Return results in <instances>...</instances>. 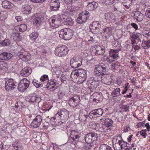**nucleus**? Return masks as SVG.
<instances>
[{"label":"nucleus","instance_id":"nucleus-14","mask_svg":"<svg viewBox=\"0 0 150 150\" xmlns=\"http://www.w3.org/2000/svg\"><path fill=\"white\" fill-rule=\"evenodd\" d=\"M80 102V97L75 96L69 99L68 103L72 108H75L79 104Z\"/></svg>","mask_w":150,"mask_h":150},{"label":"nucleus","instance_id":"nucleus-7","mask_svg":"<svg viewBox=\"0 0 150 150\" xmlns=\"http://www.w3.org/2000/svg\"><path fill=\"white\" fill-rule=\"evenodd\" d=\"M18 83L16 82L12 79L6 81L5 88L7 91H11L15 88Z\"/></svg>","mask_w":150,"mask_h":150},{"label":"nucleus","instance_id":"nucleus-19","mask_svg":"<svg viewBox=\"0 0 150 150\" xmlns=\"http://www.w3.org/2000/svg\"><path fill=\"white\" fill-rule=\"evenodd\" d=\"M32 70L29 67H26L20 71V74L21 76L27 77L31 74Z\"/></svg>","mask_w":150,"mask_h":150},{"label":"nucleus","instance_id":"nucleus-33","mask_svg":"<svg viewBox=\"0 0 150 150\" xmlns=\"http://www.w3.org/2000/svg\"><path fill=\"white\" fill-rule=\"evenodd\" d=\"M91 28H90V31L93 33L96 34L98 33L100 31V28L97 27H94L91 25Z\"/></svg>","mask_w":150,"mask_h":150},{"label":"nucleus","instance_id":"nucleus-58","mask_svg":"<svg viewBox=\"0 0 150 150\" xmlns=\"http://www.w3.org/2000/svg\"><path fill=\"white\" fill-rule=\"evenodd\" d=\"M79 78L78 82H79L80 83H83L86 80V78H84L83 77H79Z\"/></svg>","mask_w":150,"mask_h":150},{"label":"nucleus","instance_id":"nucleus-49","mask_svg":"<svg viewBox=\"0 0 150 150\" xmlns=\"http://www.w3.org/2000/svg\"><path fill=\"white\" fill-rule=\"evenodd\" d=\"M146 129H144L142 130L141 131L139 132L138 133L140 132L141 134V135L144 138H145L147 134H146Z\"/></svg>","mask_w":150,"mask_h":150},{"label":"nucleus","instance_id":"nucleus-61","mask_svg":"<svg viewBox=\"0 0 150 150\" xmlns=\"http://www.w3.org/2000/svg\"><path fill=\"white\" fill-rule=\"evenodd\" d=\"M32 2L37 3L44 2L46 0H30Z\"/></svg>","mask_w":150,"mask_h":150},{"label":"nucleus","instance_id":"nucleus-27","mask_svg":"<svg viewBox=\"0 0 150 150\" xmlns=\"http://www.w3.org/2000/svg\"><path fill=\"white\" fill-rule=\"evenodd\" d=\"M2 7L6 9L12 8L13 6L12 3L8 1H4L2 3Z\"/></svg>","mask_w":150,"mask_h":150},{"label":"nucleus","instance_id":"nucleus-8","mask_svg":"<svg viewBox=\"0 0 150 150\" xmlns=\"http://www.w3.org/2000/svg\"><path fill=\"white\" fill-rule=\"evenodd\" d=\"M87 82V84L91 87V91L93 92L99 86L100 80L97 79H95L94 77H92L89 78Z\"/></svg>","mask_w":150,"mask_h":150},{"label":"nucleus","instance_id":"nucleus-43","mask_svg":"<svg viewBox=\"0 0 150 150\" xmlns=\"http://www.w3.org/2000/svg\"><path fill=\"white\" fill-rule=\"evenodd\" d=\"M88 116L91 119L94 117H97V114L95 110H94L91 111L90 112L88 115Z\"/></svg>","mask_w":150,"mask_h":150},{"label":"nucleus","instance_id":"nucleus-2","mask_svg":"<svg viewBox=\"0 0 150 150\" xmlns=\"http://www.w3.org/2000/svg\"><path fill=\"white\" fill-rule=\"evenodd\" d=\"M108 71L107 66L105 64L101 63L98 67H96L95 70L94 75L96 77H98L101 75V78L103 77V76L106 74Z\"/></svg>","mask_w":150,"mask_h":150},{"label":"nucleus","instance_id":"nucleus-53","mask_svg":"<svg viewBox=\"0 0 150 150\" xmlns=\"http://www.w3.org/2000/svg\"><path fill=\"white\" fill-rule=\"evenodd\" d=\"M145 16L146 17L150 19V8H148L146 10Z\"/></svg>","mask_w":150,"mask_h":150},{"label":"nucleus","instance_id":"nucleus-54","mask_svg":"<svg viewBox=\"0 0 150 150\" xmlns=\"http://www.w3.org/2000/svg\"><path fill=\"white\" fill-rule=\"evenodd\" d=\"M57 86L56 85L53 86H51L50 87H49V88H47V89L51 91H54L56 89H57Z\"/></svg>","mask_w":150,"mask_h":150},{"label":"nucleus","instance_id":"nucleus-26","mask_svg":"<svg viewBox=\"0 0 150 150\" xmlns=\"http://www.w3.org/2000/svg\"><path fill=\"white\" fill-rule=\"evenodd\" d=\"M104 76V78L102 79V81L105 84L108 85H110L112 83V78L108 75H107L106 74Z\"/></svg>","mask_w":150,"mask_h":150},{"label":"nucleus","instance_id":"nucleus-9","mask_svg":"<svg viewBox=\"0 0 150 150\" xmlns=\"http://www.w3.org/2000/svg\"><path fill=\"white\" fill-rule=\"evenodd\" d=\"M30 81L26 78L23 79L18 84V89L21 91L26 90L29 86Z\"/></svg>","mask_w":150,"mask_h":150},{"label":"nucleus","instance_id":"nucleus-52","mask_svg":"<svg viewBox=\"0 0 150 150\" xmlns=\"http://www.w3.org/2000/svg\"><path fill=\"white\" fill-rule=\"evenodd\" d=\"M142 46L144 49H148V45L147 44V41L146 42L145 41L143 40Z\"/></svg>","mask_w":150,"mask_h":150},{"label":"nucleus","instance_id":"nucleus-37","mask_svg":"<svg viewBox=\"0 0 150 150\" xmlns=\"http://www.w3.org/2000/svg\"><path fill=\"white\" fill-rule=\"evenodd\" d=\"M24 52V50H22L16 53V55L19 58V59H22L23 60L24 56V55L23 54Z\"/></svg>","mask_w":150,"mask_h":150},{"label":"nucleus","instance_id":"nucleus-38","mask_svg":"<svg viewBox=\"0 0 150 150\" xmlns=\"http://www.w3.org/2000/svg\"><path fill=\"white\" fill-rule=\"evenodd\" d=\"M100 150H112L111 148L105 144H102L100 147Z\"/></svg>","mask_w":150,"mask_h":150},{"label":"nucleus","instance_id":"nucleus-57","mask_svg":"<svg viewBox=\"0 0 150 150\" xmlns=\"http://www.w3.org/2000/svg\"><path fill=\"white\" fill-rule=\"evenodd\" d=\"M18 33V32L16 31L13 32L11 33V38L13 39L14 40H15V38L16 37Z\"/></svg>","mask_w":150,"mask_h":150},{"label":"nucleus","instance_id":"nucleus-60","mask_svg":"<svg viewBox=\"0 0 150 150\" xmlns=\"http://www.w3.org/2000/svg\"><path fill=\"white\" fill-rule=\"evenodd\" d=\"M121 142H122V143L121 144V146H122V149H123L124 148L126 147L127 146V142L124 141L122 139V140H121Z\"/></svg>","mask_w":150,"mask_h":150},{"label":"nucleus","instance_id":"nucleus-18","mask_svg":"<svg viewBox=\"0 0 150 150\" xmlns=\"http://www.w3.org/2000/svg\"><path fill=\"white\" fill-rule=\"evenodd\" d=\"M116 49H111L109 51V54L110 56L113 57L114 59H117L119 58V57L118 55V52L121 50V48L118 47Z\"/></svg>","mask_w":150,"mask_h":150},{"label":"nucleus","instance_id":"nucleus-44","mask_svg":"<svg viewBox=\"0 0 150 150\" xmlns=\"http://www.w3.org/2000/svg\"><path fill=\"white\" fill-rule=\"evenodd\" d=\"M66 24L70 26H72L74 23V21L71 18L69 17L66 20Z\"/></svg>","mask_w":150,"mask_h":150},{"label":"nucleus","instance_id":"nucleus-64","mask_svg":"<svg viewBox=\"0 0 150 150\" xmlns=\"http://www.w3.org/2000/svg\"><path fill=\"white\" fill-rule=\"evenodd\" d=\"M65 93L63 91H60L58 94V95L61 97H63L65 95Z\"/></svg>","mask_w":150,"mask_h":150},{"label":"nucleus","instance_id":"nucleus-55","mask_svg":"<svg viewBox=\"0 0 150 150\" xmlns=\"http://www.w3.org/2000/svg\"><path fill=\"white\" fill-rule=\"evenodd\" d=\"M22 38V37L20 35V34H19L18 33L16 37L15 38L14 40L16 41H19L21 40Z\"/></svg>","mask_w":150,"mask_h":150},{"label":"nucleus","instance_id":"nucleus-36","mask_svg":"<svg viewBox=\"0 0 150 150\" xmlns=\"http://www.w3.org/2000/svg\"><path fill=\"white\" fill-rule=\"evenodd\" d=\"M38 36V34L37 32H33L30 34L29 37L31 40L35 41Z\"/></svg>","mask_w":150,"mask_h":150},{"label":"nucleus","instance_id":"nucleus-51","mask_svg":"<svg viewBox=\"0 0 150 150\" xmlns=\"http://www.w3.org/2000/svg\"><path fill=\"white\" fill-rule=\"evenodd\" d=\"M104 127L103 128V131L105 132L108 133L109 132L111 129L112 127H109L108 126H106L104 125Z\"/></svg>","mask_w":150,"mask_h":150},{"label":"nucleus","instance_id":"nucleus-29","mask_svg":"<svg viewBox=\"0 0 150 150\" xmlns=\"http://www.w3.org/2000/svg\"><path fill=\"white\" fill-rule=\"evenodd\" d=\"M25 98L26 101L32 103H34L36 100V96L33 95H28L26 96Z\"/></svg>","mask_w":150,"mask_h":150},{"label":"nucleus","instance_id":"nucleus-42","mask_svg":"<svg viewBox=\"0 0 150 150\" xmlns=\"http://www.w3.org/2000/svg\"><path fill=\"white\" fill-rule=\"evenodd\" d=\"M32 83L37 88H39L42 86V84L39 83L35 79L32 81Z\"/></svg>","mask_w":150,"mask_h":150},{"label":"nucleus","instance_id":"nucleus-4","mask_svg":"<svg viewBox=\"0 0 150 150\" xmlns=\"http://www.w3.org/2000/svg\"><path fill=\"white\" fill-rule=\"evenodd\" d=\"M61 17L59 15L55 16L53 18L49 20L51 27L53 29L58 27L61 24Z\"/></svg>","mask_w":150,"mask_h":150},{"label":"nucleus","instance_id":"nucleus-16","mask_svg":"<svg viewBox=\"0 0 150 150\" xmlns=\"http://www.w3.org/2000/svg\"><path fill=\"white\" fill-rule=\"evenodd\" d=\"M42 118L40 115H38L34 119L30 124L31 126L35 128L39 127L41 124Z\"/></svg>","mask_w":150,"mask_h":150},{"label":"nucleus","instance_id":"nucleus-47","mask_svg":"<svg viewBox=\"0 0 150 150\" xmlns=\"http://www.w3.org/2000/svg\"><path fill=\"white\" fill-rule=\"evenodd\" d=\"M10 44V42L8 39H5L2 42V44L4 46H7L9 45Z\"/></svg>","mask_w":150,"mask_h":150},{"label":"nucleus","instance_id":"nucleus-3","mask_svg":"<svg viewBox=\"0 0 150 150\" xmlns=\"http://www.w3.org/2000/svg\"><path fill=\"white\" fill-rule=\"evenodd\" d=\"M69 50L67 47L65 45L58 46L55 50V54L59 57H64L68 53Z\"/></svg>","mask_w":150,"mask_h":150},{"label":"nucleus","instance_id":"nucleus-31","mask_svg":"<svg viewBox=\"0 0 150 150\" xmlns=\"http://www.w3.org/2000/svg\"><path fill=\"white\" fill-rule=\"evenodd\" d=\"M111 95L113 97H117L121 95L120 93V90L119 88L115 89L111 93Z\"/></svg>","mask_w":150,"mask_h":150},{"label":"nucleus","instance_id":"nucleus-15","mask_svg":"<svg viewBox=\"0 0 150 150\" xmlns=\"http://www.w3.org/2000/svg\"><path fill=\"white\" fill-rule=\"evenodd\" d=\"M81 60L77 57H74L70 61V65L73 68H76L81 65Z\"/></svg>","mask_w":150,"mask_h":150},{"label":"nucleus","instance_id":"nucleus-1","mask_svg":"<svg viewBox=\"0 0 150 150\" xmlns=\"http://www.w3.org/2000/svg\"><path fill=\"white\" fill-rule=\"evenodd\" d=\"M58 34L60 38L65 40L71 39L73 35L72 30L69 28L61 30L58 31Z\"/></svg>","mask_w":150,"mask_h":150},{"label":"nucleus","instance_id":"nucleus-28","mask_svg":"<svg viewBox=\"0 0 150 150\" xmlns=\"http://www.w3.org/2000/svg\"><path fill=\"white\" fill-rule=\"evenodd\" d=\"M69 131L71 132V139L74 141L76 140V141H78L79 138L80 137L78 134H76L77 133V132L75 130H72L71 129L69 130Z\"/></svg>","mask_w":150,"mask_h":150},{"label":"nucleus","instance_id":"nucleus-5","mask_svg":"<svg viewBox=\"0 0 150 150\" xmlns=\"http://www.w3.org/2000/svg\"><path fill=\"white\" fill-rule=\"evenodd\" d=\"M98 134L95 132H91L86 134L84 137L86 142L88 144H91L94 141L98 139Z\"/></svg>","mask_w":150,"mask_h":150},{"label":"nucleus","instance_id":"nucleus-32","mask_svg":"<svg viewBox=\"0 0 150 150\" xmlns=\"http://www.w3.org/2000/svg\"><path fill=\"white\" fill-rule=\"evenodd\" d=\"M132 0H125L123 4L127 9H129V7L131 6L132 4Z\"/></svg>","mask_w":150,"mask_h":150},{"label":"nucleus","instance_id":"nucleus-30","mask_svg":"<svg viewBox=\"0 0 150 150\" xmlns=\"http://www.w3.org/2000/svg\"><path fill=\"white\" fill-rule=\"evenodd\" d=\"M57 81L54 79H52L50 80H48L47 83L46 85V88H49L51 86L56 85Z\"/></svg>","mask_w":150,"mask_h":150},{"label":"nucleus","instance_id":"nucleus-56","mask_svg":"<svg viewBox=\"0 0 150 150\" xmlns=\"http://www.w3.org/2000/svg\"><path fill=\"white\" fill-rule=\"evenodd\" d=\"M121 107L122 108L125 110V112L129 111V106L126 105H122Z\"/></svg>","mask_w":150,"mask_h":150},{"label":"nucleus","instance_id":"nucleus-48","mask_svg":"<svg viewBox=\"0 0 150 150\" xmlns=\"http://www.w3.org/2000/svg\"><path fill=\"white\" fill-rule=\"evenodd\" d=\"M40 81L42 82H44L47 80H48V76L47 75L44 74L40 78Z\"/></svg>","mask_w":150,"mask_h":150},{"label":"nucleus","instance_id":"nucleus-40","mask_svg":"<svg viewBox=\"0 0 150 150\" xmlns=\"http://www.w3.org/2000/svg\"><path fill=\"white\" fill-rule=\"evenodd\" d=\"M105 18L110 20V19H114V15L112 13H107L105 15Z\"/></svg>","mask_w":150,"mask_h":150},{"label":"nucleus","instance_id":"nucleus-24","mask_svg":"<svg viewBox=\"0 0 150 150\" xmlns=\"http://www.w3.org/2000/svg\"><path fill=\"white\" fill-rule=\"evenodd\" d=\"M134 18L138 22H141L143 19V14L139 11H135L134 13Z\"/></svg>","mask_w":150,"mask_h":150},{"label":"nucleus","instance_id":"nucleus-25","mask_svg":"<svg viewBox=\"0 0 150 150\" xmlns=\"http://www.w3.org/2000/svg\"><path fill=\"white\" fill-rule=\"evenodd\" d=\"M103 34L106 38L109 37L112 35V31L110 27H106L105 29L103 30Z\"/></svg>","mask_w":150,"mask_h":150},{"label":"nucleus","instance_id":"nucleus-21","mask_svg":"<svg viewBox=\"0 0 150 150\" xmlns=\"http://www.w3.org/2000/svg\"><path fill=\"white\" fill-rule=\"evenodd\" d=\"M21 9L24 14H28L31 13V8L29 5L25 4L22 6Z\"/></svg>","mask_w":150,"mask_h":150},{"label":"nucleus","instance_id":"nucleus-23","mask_svg":"<svg viewBox=\"0 0 150 150\" xmlns=\"http://www.w3.org/2000/svg\"><path fill=\"white\" fill-rule=\"evenodd\" d=\"M96 53L98 55H102L105 52V47L102 45H98L96 47Z\"/></svg>","mask_w":150,"mask_h":150},{"label":"nucleus","instance_id":"nucleus-35","mask_svg":"<svg viewBox=\"0 0 150 150\" xmlns=\"http://www.w3.org/2000/svg\"><path fill=\"white\" fill-rule=\"evenodd\" d=\"M7 64L5 62L0 61V69L3 71H6L7 69Z\"/></svg>","mask_w":150,"mask_h":150},{"label":"nucleus","instance_id":"nucleus-45","mask_svg":"<svg viewBox=\"0 0 150 150\" xmlns=\"http://www.w3.org/2000/svg\"><path fill=\"white\" fill-rule=\"evenodd\" d=\"M111 57L110 55L109 57H105L104 58V60L105 61L107 62L108 63L111 64L113 61L111 59Z\"/></svg>","mask_w":150,"mask_h":150},{"label":"nucleus","instance_id":"nucleus-46","mask_svg":"<svg viewBox=\"0 0 150 150\" xmlns=\"http://www.w3.org/2000/svg\"><path fill=\"white\" fill-rule=\"evenodd\" d=\"M91 25H92V26H94V27H98V28H100L101 25L100 24V23L98 21H93Z\"/></svg>","mask_w":150,"mask_h":150},{"label":"nucleus","instance_id":"nucleus-59","mask_svg":"<svg viewBox=\"0 0 150 150\" xmlns=\"http://www.w3.org/2000/svg\"><path fill=\"white\" fill-rule=\"evenodd\" d=\"M30 54H29V55H24L23 60L25 62L28 61L29 60L30 58Z\"/></svg>","mask_w":150,"mask_h":150},{"label":"nucleus","instance_id":"nucleus-11","mask_svg":"<svg viewBox=\"0 0 150 150\" xmlns=\"http://www.w3.org/2000/svg\"><path fill=\"white\" fill-rule=\"evenodd\" d=\"M33 19V23L34 25H40L43 22L44 17L43 16L40 14H36L32 17Z\"/></svg>","mask_w":150,"mask_h":150},{"label":"nucleus","instance_id":"nucleus-63","mask_svg":"<svg viewBox=\"0 0 150 150\" xmlns=\"http://www.w3.org/2000/svg\"><path fill=\"white\" fill-rule=\"evenodd\" d=\"M145 126L146 128H147V130L148 131H150V126L149 125V123H147L145 124Z\"/></svg>","mask_w":150,"mask_h":150},{"label":"nucleus","instance_id":"nucleus-17","mask_svg":"<svg viewBox=\"0 0 150 150\" xmlns=\"http://www.w3.org/2000/svg\"><path fill=\"white\" fill-rule=\"evenodd\" d=\"M59 0H51L50 3V6L52 11H57L59 9L60 5Z\"/></svg>","mask_w":150,"mask_h":150},{"label":"nucleus","instance_id":"nucleus-13","mask_svg":"<svg viewBox=\"0 0 150 150\" xmlns=\"http://www.w3.org/2000/svg\"><path fill=\"white\" fill-rule=\"evenodd\" d=\"M118 137L121 138L122 139L121 136H115L113 138L112 141L113 146L115 150H121L122 149V147L121 146L122 142L121 140L117 141Z\"/></svg>","mask_w":150,"mask_h":150},{"label":"nucleus","instance_id":"nucleus-10","mask_svg":"<svg viewBox=\"0 0 150 150\" xmlns=\"http://www.w3.org/2000/svg\"><path fill=\"white\" fill-rule=\"evenodd\" d=\"M78 76H79V77L86 78V71L84 69H81L78 71H72L71 75V78H76V77H78Z\"/></svg>","mask_w":150,"mask_h":150},{"label":"nucleus","instance_id":"nucleus-50","mask_svg":"<svg viewBox=\"0 0 150 150\" xmlns=\"http://www.w3.org/2000/svg\"><path fill=\"white\" fill-rule=\"evenodd\" d=\"M115 0H104V3L106 5H111L114 2Z\"/></svg>","mask_w":150,"mask_h":150},{"label":"nucleus","instance_id":"nucleus-22","mask_svg":"<svg viewBox=\"0 0 150 150\" xmlns=\"http://www.w3.org/2000/svg\"><path fill=\"white\" fill-rule=\"evenodd\" d=\"M98 4L97 2L93 1L88 3L87 5V7L88 10L92 11L96 9L98 7Z\"/></svg>","mask_w":150,"mask_h":150},{"label":"nucleus","instance_id":"nucleus-20","mask_svg":"<svg viewBox=\"0 0 150 150\" xmlns=\"http://www.w3.org/2000/svg\"><path fill=\"white\" fill-rule=\"evenodd\" d=\"M12 54L10 53L3 52L0 54V59L2 60H7L12 57Z\"/></svg>","mask_w":150,"mask_h":150},{"label":"nucleus","instance_id":"nucleus-34","mask_svg":"<svg viewBox=\"0 0 150 150\" xmlns=\"http://www.w3.org/2000/svg\"><path fill=\"white\" fill-rule=\"evenodd\" d=\"M113 121L110 118H108L105 120V126L109 127H112Z\"/></svg>","mask_w":150,"mask_h":150},{"label":"nucleus","instance_id":"nucleus-62","mask_svg":"<svg viewBox=\"0 0 150 150\" xmlns=\"http://www.w3.org/2000/svg\"><path fill=\"white\" fill-rule=\"evenodd\" d=\"M131 25L136 30L137 29L138 27L137 25L135 23H132L131 24Z\"/></svg>","mask_w":150,"mask_h":150},{"label":"nucleus","instance_id":"nucleus-6","mask_svg":"<svg viewBox=\"0 0 150 150\" xmlns=\"http://www.w3.org/2000/svg\"><path fill=\"white\" fill-rule=\"evenodd\" d=\"M89 16V12L86 11H83L79 14L77 19V22L79 24L85 23L88 19Z\"/></svg>","mask_w":150,"mask_h":150},{"label":"nucleus","instance_id":"nucleus-12","mask_svg":"<svg viewBox=\"0 0 150 150\" xmlns=\"http://www.w3.org/2000/svg\"><path fill=\"white\" fill-rule=\"evenodd\" d=\"M57 114L60 117L61 121L64 123L68 119L69 117V112L68 110L65 109L58 112Z\"/></svg>","mask_w":150,"mask_h":150},{"label":"nucleus","instance_id":"nucleus-41","mask_svg":"<svg viewBox=\"0 0 150 150\" xmlns=\"http://www.w3.org/2000/svg\"><path fill=\"white\" fill-rule=\"evenodd\" d=\"M95 110L96 112V113L97 117H100V116H102V115L103 113V109L101 108H100Z\"/></svg>","mask_w":150,"mask_h":150},{"label":"nucleus","instance_id":"nucleus-39","mask_svg":"<svg viewBox=\"0 0 150 150\" xmlns=\"http://www.w3.org/2000/svg\"><path fill=\"white\" fill-rule=\"evenodd\" d=\"M27 28V26L25 24H22L18 27L19 31L21 32H24L25 31Z\"/></svg>","mask_w":150,"mask_h":150}]
</instances>
